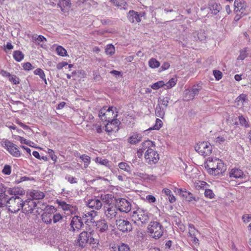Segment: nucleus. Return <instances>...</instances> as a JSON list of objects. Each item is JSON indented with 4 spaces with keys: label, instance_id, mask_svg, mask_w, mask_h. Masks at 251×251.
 <instances>
[{
    "label": "nucleus",
    "instance_id": "obj_1",
    "mask_svg": "<svg viewBox=\"0 0 251 251\" xmlns=\"http://www.w3.org/2000/svg\"><path fill=\"white\" fill-rule=\"evenodd\" d=\"M205 168L209 175L214 176L223 175L226 170L224 162L216 158H209L205 163Z\"/></svg>",
    "mask_w": 251,
    "mask_h": 251
},
{
    "label": "nucleus",
    "instance_id": "obj_2",
    "mask_svg": "<svg viewBox=\"0 0 251 251\" xmlns=\"http://www.w3.org/2000/svg\"><path fill=\"white\" fill-rule=\"evenodd\" d=\"M142 151L146 150L145 158L147 162L150 164H155L156 162V158L155 157V145L152 141L148 140L144 142L142 144Z\"/></svg>",
    "mask_w": 251,
    "mask_h": 251
},
{
    "label": "nucleus",
    "instance_id": "obj_3",
    "mask_svg": "<svg viewBox=\"0 0 251 251\" xmlns=\"http://www.w3.org/2000/svg\"><path fill=\"white\" fill-rule=\"evenodd\" d=\"M115 107H110L107 108V107H103L99 112V116L101 120L105 122H110L116 120L117 117V112H115Z\"/></svg>",
    "mask_w": 251,
    "mask_h": 251
},
{
    "label": "nucleus",
    "instance_id": "obj_4",
    "mask_svg": "<svg viewBox=\"0 0 251 251\" xmlns=\"http://www.w3.org/2000/svg\"><path fill=\"white\" fill-rule=\"evenodd\" d=\"M23 201L20 197H12L7 201L6 206L11 213H17L22 209Z\"/></svg>",
    "mask_w": 251,
    "mask_h": 251
},
{
    "label": "nucleus",
    "instance_id": "obj_5",
    "mask_svg": "<svg viewBox=\"0 0 251 251\" xmlns=\"http://www.w3.org/2000/svg\"><path fill=\"white\" fill-rule=\"evenodd\" d=\"M195 150L201 155L206 156L210 155L212 151V147L208 142H200L195 147Z\"/></svg>",
    "mask_w": 251,
    "mask_h": 251
},
{
    "label": "nucleus",
    "instance_id": "obj_6",
    "mask_svg": "<svg viewBox=\"0 0 251 251\" xmlns=\"http://www.w3.org/2000/svg\"><path fill=\"white\" fill-rule=\"evenodd\" d=\"M1 145L13 156L15 157H19L21 156V153L19 150V147L12 142L8 140H6L2 143Z\"/></svg>",
    "mask_w": 251,
    "mask_h": 251
},
{
    "label": "nucleus",
    "instance_id": "obj_7",
    "mask_svg": "<svg viewBox=\"0 0 251 251\" xmlns=\"http://www.w3.org/2000/svg\"><path fill=\"white\" fill-rule=\"evenodd\" d=\"M132 220L136 223H146L149 219L148 213L141 209H138L133 212L132 215Z\"/></svg>",
    "mask_w": 251,
    "mask_h": 251
},
{
    "label": "nucleus",
    "instance_id": "obj_8",
    "mask_svg": "<svg viewBox=\"0 0 251 251\" xmlns=\"http://www.w3.org/2000/svg\"><path fill=\"white\" fill-rule=\"evenodd\" d=\"M22 210L25 214L31 213L37 206V203L33 200L28 199L23 202Z\"/></svg>",
    "mask_w": 251,
    "mask_h": 251
},
{
    "label": "nucleus",
    "instance_id": "obj_9",
    "mask_svg": "<svg viewBox=\"0 0 251 251\" xmlns=\"http://www.w3.org/2000/svg\"><path fill=\"white\" fill-rule=\"evenodd\" d=\"M56 211V208L53 206H50L49 208H47L42 215V221L46 224H51L52 220V214Z\"/></svg>",
    "mask_w": 251,
    "mask_h": 251
},
{
    "label": "nucleus",
    "instance_id": "obj_10",
    "mask_svg": "<svg viewBox=\"0 0 251 251\" xmlns=\"http://www.w3.org/2000/svg\"><path fill=\"white\" fill-rule=\"evenodd\" d=\"M198 233L199 231L193 224L188 225V236L191 239L193 243L197 246L200 245L199 240L196 237V235Z\"/></svg>",
    "mask_w": 251,
    "mask_h": 251
},
{
    "label": "nucleus",
    "instance_id": "obj_11",
    "mask_svg": "<svg viewBox=\"0 0 251 251\" xmlns=\"http://www.w3.org/2000/svg\"><path fill=\"white\" fill-rule=\"evenodd\" d=\"M120 124V122L118 119L114 120L110 122H107L105 126V131L108 134L112 132H116L119 129V126Z\"/></svg>",
    "mask_w": 251,
    "mask_h": 251
},
{
    "label": "nucleus",
    "instance_id": "obj_12",
    "mask_svg": "<svg viewBox=\"0 0 251 251\" xmlns=\"http://www.w3.org/2000/svg\"><path fill=\"white\" fill-rule=\"evenodd\" d=\"M116 224L118 228L123 232L129 231L132 229L131 225L128 221L119 219L116 220Z\"/></svg>",
    "mask_w": 251,
    "mask_h": 251
},
{
    "label": "nucleus",
    "instance_id": "obj_13",
    "mask_svg": "<svg viewBox=\"0 0 251 251\" xmlns=\"http://www.w3.org/2000/svg\"><path fill=\"white\" fill-rule=\"evenodd\" d=\"M247 7V3L244 0H235L234 11L235 13H245Z\"/></svg>",
    "mask_w": 251,
    "mask_h": 251
},
{
    "label": "nucleus",
    "instance_id": "obj_14",
    "mask_svg": "<svg viewBox=\"0 0 251 251\" xmlns=\"http://www.w3.org/2000/svg\"><path fill=\"white\" fill-rule=\"evenodd\" d=\"M228 175L229 177L236 179H243L246 177V175L244 172L240 168L237 167L231 169L229 171Z\"/></svg>",
    "mask_w": 251,
    "mask_h": 251
},
{
    "label": "nucleus",
    "instance_id": "obj_15",
    "mask_svg": "<svg viewBox=\"0 0 251 251\" xmlns=\"http://www.w3.org/2000/svg\"><path fill=\"white\" fill-rule=\"evenodd\" d=\"M118 209L120 211L126 213L131 210V205L129 202L125 199H121L117 202Z\"/></svg>",
    "mask_w": 251,
    "mask_h": 251
},
{
    "label": "nucleus",
    "instance_id": "obj_16",
    "mask_svg": "<svg viewBox=\"0 0 251 251\" xmlns=\"http://www.w3.org/2000/svg\"><path fill=\"white\" fill-rule=\"evenodd\" d=\"M105 209V214L108 219H113L116 217L117 213V208L114 204H108L104 206Z\"/></svg>",
    "mask_w": 251,
    "mask_h": 251
},
{
    "label": "nucleus",
    "instance_id": "obj_17",
    "mask_svg": "<svg viewBox=\"0 0 251 251\" xmlns=\"http://www.w3.org/2000/svg\"><path fill=\"white\" fill-rule=\"evenodd\" d=\"M56 203L58 204V206L64 211H70L73 212L76 210V206L73 205L70 203H67L65 201L57 199L56 201Z\"/></svg>",
    "mask_w": 251,
    "mask_h": 251
},
{
    "label": "nucleus",
    "instance_id": "obj_18",
    "mask_svg": "<svg viewBox=\"0 0 251 251\" xmlns=\"http://www.w3.org/2000/svg\"><path fill=\"white\" fill-rule=\"evenodd\" d=\"M90 235L89 232L83 231L79 235L77 239V244L79 246L84 247L89 240V237Z\"/></svg>",
    "mask_w": 251,
    "mask_h": 251
},
{
    "label": "nucleus",
    "instance_id": "obj_19",
    "mask_svg": "<svg viewBox=\"0 0 251 251\" xmlns=\"http://www.w3.org/2000/svg\"><path fill=\"white\" fill-rule=\"evenodd\" d=\"M7 193L10 195H14V197H20L21 196L25 195V190L21 187H14L9 188L7 189Z\"/></svg>",
    "mask_w": 251,
    "mask_h": 251
},
{
    "label": "nucleus",
    "instance_id": "obj_20",
    "mask_svg": "<svg viewBox=\"0 0 251 251\" xmlns=\"http://www.w3.org/2000/svg\"><path fill=\"white\" fill-rule=\"evenodd\" d=\"M71 5L70 0H59L57 3L58 6L64 13H68L69 11Z\"/></svg>",
    "mask_w": 251,
    "mask_h": 251
},
{
    "label": "nucleus",
    "instance_id": "obj_21",
    "mask_svg": "<svg viewBox=\"0 0 251 251\" xmlns=\"http://www.w3.org/2000/svg\"><path fill=\"white\" fill-rule=\"evenodd\" d=\"M147 232L150 237L156 239L157 222L153 221L150 222L148 226Z\"/></svg>",
    "mask_w": 251,
    "mask_h": 251
},
{
    "label": "nucleus",
    "instance_id": "obj_22",
    "mask_svg": "<svg viewBox=\"0 0 251 251\" xmlns=\"http://www.w3.org/2000/svg\"><path fill=\"white\" fill-rule=\"evenodd\" d=\"M83 219H81V217L77 216H74L73 218L71 223V226L74 230L79 229L82 227L83 225Z\"/></svg>",
    "mask_w": 251,
    "mask_h": 251
},
{
    "label": "nucleus",
    "instance_id": "obj_23",
    "mask_svg": "<svg viewBox=\"0 0 251 251\" xmlns=\"http://www.w3.org/2000/svg\"><path fill=\"white\" fill-rule=\"evenodd\" d=\"M97 215V212L94 210H91L86 213L83 214L82 219L86 223H94L95 222V218Z\"/></svg>",
    "mask_w": 251,
    "mask_h": 251
},
{
    "label": "nucleus",
    "instance_id": "obj_24",
    "mask_svg": "<svg viewBox=\"0 0 251 251\" xmlns=\"http://www.w3.org/2000/svg\"><path fill=\"white\" fill-rule=\"evenodd\" d=\"M96 229L100 233H104L107 231L108 226L105 220L98 221L96 223Z\"/></svg>",
    "mask_w": 251,
    "mask_h": 251
},
{
    "label": "nucleus",
    "instance_id": "obj_25",
    "mask_svg": "<svg viewBox=\"0 0 251 251\" xmlns=\"http://www.w3.org/2000/svg\"><path fill=\"white\" fill-rule=\"evenodd\" d=\"M87 205L90 208L99 210L102 206V202L100 200L95 198L89 200L88 201Z\"/></svg>",
    "mask_w": 251,
    "mask_h": 251
},
{
    "label": "nucleus",
    "instance_id": "obj_26",
    "mask_svg": "<svg viewBox=\"0 0 251 251\" xmlns=\"http://www.w3.org/2000/svg\"><path fill=\"white\" fill-rule=\"evenodd\" d=\"M28 195L30 197L31 200H41L44 198V193L38 190H33L30 191Z\"/></svg>",
    "mask_w": 251,
    "mask_h": 251
},
{
    "label": "nucleus",
    "instance_id": "obj_27",
    "mask_svg": "<svg viewBox=\"0 0 251 251\" xmlns=\"http://www.w3.org/2000/svg\"><path fill=\"white\" fill-rule=\"evenodd\" d=\"M195 188L197 190H204L206 188H209L210 185L204 181L197 180L194 182Z\"/></svg>",
    "mask_w": 251,
    "mask_h": 251
},
{
    "label": "nucleus",
    "instance_id": "obj_28",
    "mask_svg": "<svg viewBox=\"0 0 251 251\" xmlns=\"http://www.w3.org/2000/svg\"><path fill=\"white\" fill-rule=\"evenodd\" d=\"M129 21L133 23L134 22L139 23L141 21V19L138 12L134 10H130L127 16Z\"/></svg>",
    "mask_w": 251,
    "mask_h": 251
},
{
    "label": "nucleus",
    "instance_id": "obj_29",
    "mask_svg": "<svg viewBox=\"0 0 251 251\" xmlns=\"http://www.w3.org/2000/svg\"><path fill=\"white\" fill-rule=\"evenodd\" d=\"M142 138V136L140 134L133 133V134L128 138V142L132 145L136 144L141 141Z\"/></svg>",
    "mask_w": 251,
    "mask_h": 251
},
{
    "label": "nucleus",
    "instance_id": "obj_30",
    "mask_svg": "<svg viewBox=\"0 0 251 251\" xmlns=\"http://www.w3.org/2000/svg\"><path fill=\"white\" fill-rule=\"evenodd\" d=\"M178 192L180 194L181 193L183 197H185L186 198V200L188 201H196V198L193 196V194L186 191V190H182V189H178Z\"/></svg>",
    "mask_w": 251,
    "mask_h": 251
},
{
    "label": "nucleus",
    "instance_id": "obj_31",
    "mask_svg": "<svg viewBox=\"0 0 251 251\" xmlns=\"http://www.w3.org/2000/svg\"><path fill=\"white\" fill-rule=\"evenodd\" d=\"M90 233V235L89 237V240L88 241V243L91 245H93V248H97L98 247L99 245V241L97 239H95L94 237V235L95 234L94 231L89 232Z\"/></svg>",
    "mask_w": 251,
    "mask_h": 251
},
{
    "label": "nucleus",
    "instance_id": "obj_32",
    "mask_svg": "<svg viewBox=\"0 0 251 251\" xmlns=\"http://www.w3.org/2000/svg\"><path fill=\"white\" fill-rule=\"evenodd\" d=\"M248 100L247 95L245 94H241L236 99L237 105L238 106H243L244 103Z\"/></svg>",
    "mask_w": 251,
    "mask_h": 251
},
{
    "label": "nucleus",
    "instance_id": "obj_33",
    "mask_svg": "<svg viewBox=\"0 0 251 251\" xmlns=\"http://www.w3.org/2000/svg\"><path fill=\"white\" fill-rule=\"evenodd\" d=\"M222 9V7L220 4H218L216 2L211 3L210 5V9L212 12L216 15Z\"/></svg>",
    "mask_w": 251,
    "mask_h": 251
},
{
    "label": "nucleus",
    "instance_id": "obj_34",
    "mask_svg": "<svg viewBox=\"0 0 251 251\" xmlns=\"http://www.w3.org/2000/svg\"><path fill=\"white\" fill-rule=\"evenodd\" d=\"M13 58L17 62L21 61L24 58V54L20 50H15L13 52Z\"/></svg>",
    "mask_w": 251,
    "mask_h": 251
},
{
    "label": "nucleus",
    "instance_id": "obj_35",
    "mask_svg": "<svg viewBox=\"0 0 251 251\" xmlns=\"http://www.w3.org/2000/svg\"><path fill=\"white\" fill-rule=\"evenodd\" d=\"M96 163H99L101 165H104L107 167H110V162L107 159H102V158L97 157L95 159Z\"/></svg>",
    "mask_w": 251,
    "mask_h": 251
},
{
    "label": "nucleus",
    "instance_id": "obj_36",
    "mask_svg": "<svg viewBox=\"0 0 251 251\" xmlns=\"http://www.w3.org/2000/svg\"><path fill=\"white\" fill-rule=\"evenodd\" d=\"M34 74L35 75H39L40 78L44 81L45 83L46 84H47L46 75L43 70L40 68H38L34 71Z\"/></svg>",
    "mask_w": 251,
    "mask_h": 251
},
{
    "label": "nucleus",
    "instance_id": "obj_37",
    "mask_svg": "<svg viewBox=\"0 0 251 251\" xmlns=\"http://www.w3.org/2000/svg\"><path fill=\"white\" fill-rule=\"evenodd\" d=\"M111 2L115 6L123 7L126 9L124 6L126 5V2L125 0H111Z\"/></svg>",
    "mask_w": 251,
    "mask_h": 251
},
{
    "label": "nucleus",
    "instance_id": "obj_38",
    "mask_svg": "<svg viewBox=\"0 0 251 251\" xmlns=\"http://www.w3.org/2000/svg\"><path fill=\"white\" fill-rule=\"evenodd\" d=\"M238 120L240 123V124L242 126H244L245 128H248L250 127V124L249 123L248 121L245 118V117L243 115H240L238 117Z\"/></svg>",
    "mask_w": 251,
    "mask_h": 251
},
{
    "label": "nucleus",
    "instance_id": "obj_39",
    "mask_svg": "<svg viewBox=\"0 0 251 251\" xmlns=\"http://www.w3.org/2000/svg\"><path fill=\"white\" fill-rule=\"evenodd\" d=\"M105 52L107 55H113L115 52V49L114 46L112 44L107 45L105 47Z\"/></svg>",
    "mask_w": 251,
    "mask_h": 251
},
{
    "label": "nucleus",
    "instance_id": "obj_40",
    "mask_svg": "<svg viewBox=\"0 0 251 251\" xmlns=\"http://www.w3.org/2000/svg\"><path fill=\"white\" fill-rule=\"evenodd\" d=\"M56 51L58 55L61 56H67L68 54L67 50L62 46H58L56 49Z\"/></svg>",
    "mask_w": 251,
    "mask_h": 251
},
{
    "label": "nucleus",
    "instance_id": "obj_41",
    "mask_svg": "<svg viewBox=\"0 0 251 251\" xmlns=\"http://www.w3.org/2000/svg\"><path fill=\"white\" fill-rule=\"evenodd\" d=\"M118 166L120 169L127 173H129L131 171L130 166L126 162H121L119 163Z\"/></svg>",
    "mask_w": 251,
    "mask_h": 251
},
{
    "label": "nucleus",
    "instance_id": "obj_42",
    "mask_svg": "<svg viewBox=\"0 0 251 251\" xmlns=\"http://www.w3.org/2000/svg\"><path fill=\"white\" fill-rule=\"evenodd\" d=\"M80 158L83 161L84 163V167L87 168L91 162V158L89 156L86 154H82L80 156Z\"/></svg>",
    "mask_w": 251,
    "mask_h": 251
},
{
    "label": "nucleus",
    "instance_id": "obj_43",
    "mask_svg": "<svg viewBox=\"0 0 251 251\" xmlns=\"http://www.w3.org/2000/svg\"><path fill=\"white\" fill-rule=\"evenodd\" d=\"M177 82V79L175 78H172L169 80L168 82L165 84V89H170L175 86Z\"/></svg>",
    "mask_w": 251,
    "mask_h": 251
},
{
    "label": "nucleus",
    "instance_id": "obj_44",
    "mask_svg": "<svg viewBox=\"0 0 251 251\" xmlns=\"http://www.w3.org/2000/svg\"><path fill=\"white\" fill-rule=\"evenodd\" d=\"M13 138L17 140L20 141L21 144H26L27 145L30 146V143H31L30 141L27 140L26 139L24 138L23 137H21L19 135H13Z\"/></svg>",
    "mask_w": 251,
    "mask_h": 251
},
{
    "label": "nucleus",
    "instance_id": "obj_45",
    "mask_svg": "<svg viewBox=\"0 0 251 251\" xmlns=\"http://www.w3.org/2000/svg\"><path fill=\"white\" fill-rule=\"evenodd\" d=\"M247 49L244 48V49L240 50V54L237 57V60H243L247 57Z\"/></svg>",
    "mask_w": 251,
    "mask_h": 251
},
{
    "label": "nucleus",
    "instance_id": "obj_46",
    "mask_svg": "<svg viewBox=\"0 0 251 251\" xmlns=\"http://www.w3.org/2000/svg\"><path fill=\"white\" fill-rule=\"evenodd\" d=\"M92 129L95 130L97 133H100L102 132L101 125L100 122H97L92 125Z\"/></svg>",
    "mask_w": 251,
    "mask_h": 251
},
{
    "label": "nucleus",
    "instance_id": "obj_47",
    "mask_svg": "<svg viewBox=\"0 0 251 251\" xmlns=\"http://www.w3.org/2000/svg\"><path fill=\"white\" fill-rule=\"evenodd\" d=\"M204 190V196L206 198L209 199H213L214 198L215 194L212 190L209 189H208V188H206Z\"/></svg>",
    "mask_w": 251,
    "mask_h": 251
},
{
    "label": "nucleus",
    "instance_id": "obj_48",
    "mask_svg": "<svg viewBox=\"0 0 251 251\" xmlns=\"http://www.w3.org/2000/svg\"><path fill=\"white\" fill-rule=\"evenodd\" d=\"M194 98L193 93L191 92V90H188L185 92L184 96V100H185L188 101L193 100Z\"/></svg>",
    "mask_w": 251,
    "mask_h": 251
},
{
    "label": "nucleus",
    "instance_id": "obj_49",
    "mask_svg": "<svg viewBox=\"0 0 251 251\" xmlns=\"http://www.w3.org/2000/svg\"><path fill=\"white\" fill-rule=\"evenodd\" d=\"M2 173L6 175H9L11 173V167L9 165H5L2 170Z\"/></svg>",
    "mask_w": 251,
    "mask_h": 251
},
{
    "label": "nucleus",
    "instance_id": "obj_50",
    "mask_svg": "<svg viewBox=\"0 0 251 251\" xmlns=\"http://www.w3.org/2000/svg\"><path fill=\"white\" fill-rule=\"evenodd\" d=\"M32 39L33 41H37L39 42H45L47 41L46 38L43 35H39L38 36H33Z\"/></svg>",
    "mask_w": 251,
    "mask_h": 251
},
{
    "label": "nucleus",
    "instance_id": "obj_51",
    "mask_svg": "<svg viewBox=\"0 0 251 251\" xmlns=\"http://www.w3.org/2000/svg\"><path fill=\"white\" fill-rule=\"evenodd\" d=\"M62 218V216L60 213L52 214V220L54 223L59 222Z\"/></svg>",
    "mask_w": 251,
    "mask_h": 251
},
{
    "label": "nucleus",
    "instance_id": "obj_52",
    "mask_svg": "<svg viewBox=\"0 0 251 251\" xmlns=\"http://www.w3.org/2000/svg\"><path fill=\"white\" fill-rule=\"evenodd\" d=\"M119 251H129V248L128 246L124 243H121L120 245L119 246L118 248Z\"/></svg>",
    "mask_w": 251,
    "mask_h": 251
},
{
    "label": "nucleus",
    "instance_id": "obj_53",
    "mask_svg": "<svg viewBox=\"0 0 251 251\" xmlns=\"http://www.w3.org/2000/svg\"><path fill=\"white\" fill-rule=\"evenodd\" d=\"M213 75L217 80H219L222 78L223 76L222 72L218 70H214Z\"/></svg>",
    "mask_w": 251,
    "mask_h": 251
},
{
    "label": "nucleus",
    "instance_id": "obj_54",
    "mask_svg": "<svg viewBox=\"0 0 251 251\" xmlns=\"http://www.w3.org/2000/svg\"><path fill=\"white\" fill-rule=\"evenodd\" d=\"M9 80L14 84H18L19 83V78L15 75H10L9 77Z\"/></svg>",
    "mask_w": 251,
    "mask_h": 251
},
{
    "label": "nucleus",
    "instance_id": "obj_55",
    "mask_svg": "<svg viewBox=\"0 0 251 251\" xmlns=\"http://www.w3.org/2000/svg\"><path fill=\"white\" fill-rule=\"evenodd\" d=\"M149 65L151 68L157 67V60L155 58H151L149 62Z\"/></svg>",
    "mask_w": 251,
    "mask_h": 251
},
{
    "label": "nucleus",
    "instance_id": "obj_56",
    "mask_svg": "<svg viewBox=\"0 0 251 251\" xmlns=\"http://www.w3.org/2000/svg\"><path fill=\"white\" fill-rule=\"evenodd\" d=\"M23 67L24 69L26 71H29L33 69L31 64L29 62L24 63Z\"/></svg>",
    "mask_w": 251,
    "mask_h": 251
},
{
    "label": "nucleus",
    "instance_id": "obj_57",
    "mask_svg": "<svg viewBox=\"0 0 251 251\" xmlns=\"http://www.w3.org/2000/svg\"><path fill=\"white\" fill-rule=\"evenodd\" d=\"M66 179L70 183H77L76 178L73 176H68L66 177Z\"/></svg>",
    "mask_w": 251,
    "mask_h": 251
},
{
    "label": "nucleus",
    "instance_id": "obj_58",
    "mask_svg": "<svg viewBox=\"0 0 251 251\" xmlns=\"http://www.w3.org/2000/svg\"><path fill=\"white\" fill-rule=\"evenodd\" d=\"M68 64L67 62L63 61L58 63L56 65V68L58 70H61L64 67L68 65Z\"/></svg>",
    "mask_w": 251,
    "mask_h": 251
},
{
    "label": "nucleus",
    "instance_id": "obj_59",
    "mask_svg": "<svg viewBox=\"0 0 251 251\" xmlns=\"http://www.w3.org/2000/svg\"><path fill=\"white\" fill-rule=\"evenodd\" d=\"M170 67V64L168 62H164L161 68L159 69V71H163L168 69Z\"/></svg>",
    "mask_w": 251,
    "mask_h": 251
},
{
    "label": "nucleus",
    "instance_id": "obj_60",
    "mask_svg": "<svg viewBox=\"0 0 251 251\" xmlns=\"http://www.w3.org/2000/svg\"><path fill=\"white\" fill-rule=\"evenodd\" d=\"M6 192H7V188L4 184H0V194H6Z\"/></svg>",
    "mask_w": 251,
    "mask_h": 251
},
{
    "label": "nucleus",
    "instance_id": "obj_61",
    "mask_svg": "<svg viewBox=\"0 0 251 251\" xmlns=\"http://www.w3.org/2000/svg\"><path fill=\"white\" fill-rule=\"evenodd\" d=\"M146 199L150 202H154L156 200L155 197L151 195H147L146 196Z\"/></svg>",
    "mask_w": 251,
    "mask_h": 251
},
{
    "label": "nucleus",
    "instance_id": "obj_62",
    "mask_svg": "<svg viewBox=\"0 0 251 251\" xmlns=\"http://www.w3.org/2000/svg\"><path fill=\"white\" fill-rule=\"evenodd\" d=\"M0 199L1 200H4L5 202H6V204H7V201H8V196L6 194H0Z\"/></svg>",
    "mask_w": 251,
    "mask_h": 251
},
{
    "label": "nucleus",
    "instance_id": "obj_63",
    "mask_svg": "<svg viewBox=\"0 0 251 251\" xmlns=\"http://www.w3.org/2000/svg\"><path fill=\"white\" fill-rule=\"evenodd\" d=\"M226 139L223 136H218L216 139V142L219 143H223L226 141Z\"/></svg>",
    "mask_w": 251,
    "mask_h": 251
},
{
    "label": "nucleus",
    "instance_id": "obj_64",
    "mask_svg": "<svg viewBox=\"0 0 251 251\" xmlns=\"http://www.w3.org/2000/svg\"><path fill=\"white\" fill-rule=\"evenodd\" d=\"M240 14H237L235 17H234V21L236 22L238 21L239 20L241 19V18L244 15V13L241 14V13H240Z\"/></svg>",
    "mask_w": 251,
    "mask_h": 251
}]
</instances>
